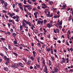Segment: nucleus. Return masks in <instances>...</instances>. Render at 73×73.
<instances>
[{
    "instance_id": "obj_1",
    "label": "nucleus",
    "mask_w": 73,
    "mask_h": 73,
    "mask_svg": "<svg viewBox=\"0 0 73 73\" xmlns=\"http://www.w3.org/2000/svg\"><path fill=\"white\" fill-rule=\"evenodd\" d=\"M24 22H25L27 24V25H29V26H30L31 27H32V24H31V23L29 21H27L25 20L24 19Z\"/></svg>"
},
{
    "instance_id": "obj_2",
    "label": "nucleus",
    "mask_w": 73,
    "mask_h": 73,
    "mask_svg": "<svg viewBox=\"0 0 73 73\" xmlns=\"http://www.w3.org/2000/svg\"><path fill=\"white\" fill-rule=\"evenodd\" d=\"M23 22L22 23V26H23V28H27V29H28V26H26V24L25 25V23L24 22V20H23Z\"/></svg>"
},
{
    "instance_id": "obj_3",
    "label": "nucleus",
    "mask_w": 73,
    "mask_h": 73,
    "mask_svg": "<svg viewBox=\"0 0 73 73\" xmlns=\"http://www.w3.org/2000/svg\"><path fill=\"white\" fill-rule=\"evenodd\" d=\"M58 69L57 68L55 67V68L54 71L52 70L51 72L52 73H57Z\"/></svg>"
},
{
    "instance_id": "obj_4",
    "label": "nucleus",
    "mask_w": 73,
    "mask_h": 73,
    "mask_svg": "<svg viewBox=\"0 0 73 73\" xmlns=\"http://www.w3.org/2000/svg\"><path fill=\"white\" fill-rule=\"evenodd\" d=\"M37 24L39 25H43V20L40 21L38 20V21Z\"/></svg>"
},
{
    "instance_id": "obj_5",
    "label": "nucleus",
    "mask_w": 73,
    "mask_h": 73,
    "mask_svg": "<svg viewBox=\"0 0 73 73\" xmlns=\"http://www.w3.org/2000/svg\"><path fill=\"white\" fill-rule=\"evenodd\" d=\"M4 58L5 60L6 61H7V62L8 63H9V59L7 57V56H4Z\"/></svg>"
},
{
    "instance_id": "obj_6",
    "label": "nucleus",
    "mask_w": 73,
    "mask_h": 73,
    "mask_svg": "<svg viewBox=\"0 0 73 73\" xmlns=\"http://www.w3.org/2000/svg\"><path fill=\"white\" fill-rule=\"evenodd\" d=\"M44 72L46 73H48V68H47V67H46V66H44Z\"/></svg>"
},
{
    "instance_id": "obj_7",
    "label": "nucleus",
    "mask_w": 73,
    "mask_h": 73,
    "mask_svg": "<svg viewBox=\"0 0 73 73\" xmlns=\"http://www.w3.org/2000/svg\"><path fill=\"white\" fill-rule=\"evenodd\" d=\"M33 54V57H35V56H36V52L35 51H33L32 52Z\"/></svg>"
},
{
    "instance_id": "obj_8",
    "label": "nucleus",
    "mask_w": 73,
    "mask_h": 73,
    "mask_svg": "<svg viewBox=\"0 0 73 73\" xmlns=\"http://www.w3.org/2000/svg\"><path fill=\"white\" fill-rule=\"evenodd\" d=\"M19 64L20 66L22 67V68H24V66L23 64L21 62H19Z\"/></svg>"
},
{
    "instance_id": "obj_9",
    "label": "nucleus",
    "mask_w": 73,
    "mask_h": 73,
    "mask_svg": "<svg viewBox=\"0 0 73 73\" xmlns=\"http://www.w3.org/2000/svg\"><path fill=\"white\" fill-rule=\"evenodd\" d=\"M15 16V13H13L9 15V17H11V18H12V16Z\"/></svg>"
},
{
    "instance_id": "obj_10",
    "label": "nucleus",
    "mask_w": 73,
    "mask_h": 73,
    "mask_svg": "<svg viewBox=\"0 0 73 73\" xmlns=\"http://www.w3.org/2000/svg\"><path fill=\"white\" fill-rule=\"evenodd\" d=\"M11 66L12 68H14V69H16V68H17V66L16 65H12Z\"/></svg>"
},
{
    "instance_id": "obj_11",
    "label": "nucleus",
    "mask_w": 73,
    "mask_h": 73,
    "mask_svg": "<svg viewBox=\"0 0 73 73\" xmlns=\"http://www.w3.org/2000/svg\"><path fill=\"white\" fill-rule=\"evenodd\" d=\"M46 26L47 27H48V28H50L51 27H52L50 25L49 23H48L47 25Z\"/></svg>"
},
{
    "instance_id": "obj_12",
    "label": "nucleus",
    "mask_w": 73,
    "mask_h": 73,
    "mask_svg": "<svg viewBox=\"0 0 73 73\" xmlns=\"http://www.w3.org/2000/svg\"><path fill=\"white\" fill-rule=\"evenodd\" d=\"M1 2L2 4H3L5 2V0H1Z\"/></svg>"
},
{
    "instance_id": "obj_13",
    "label": "nucleus",
    "mask_w": 73,
    "mask_h": 73,
    "mask_svg": "<svg viewBox=\"0 0 73 73\" xmlns=\"http://www.w3.org/2000/svg\"><path fill=\"white\" fill-rule=\"evenodd\" d=\"M45 60L43 59V61L42 62V63L43 64V66H46L45 65Z\"/></svg>"
},
{
    "instance_id": "obj_14",
    "label": "nucleus",
    "mask_w": 73,
    "mask_h": 73,
    "mask_svg": "<svg viewBox=\"0 0 73 73\" xmlns=\"http://www.w3.org/2000/svg\"><path fill=\"white\" fill-rule=\"evenodd\" d=\"M12 36L14 38H15V36H16V34L15 33H13L12 34Z\"/></svg>"
},
{
    "instance_id": "obj_15",
    "label": "nucleus",
    "mask_w": 73,
    "mask_h": 73,
    "mask_svg": "<svg viewBox=\"0 0 73 73\" xmlns=\"http://www.w3.org/2000/svg\"><path fill=\"white\" fill-rule=\"evenodd\" d=\"M35 65L38 68H40L41 67V66L40 65H39L38 64H36Z\"/></svg>"
},
{
    "instance_id": "obj_16",
    "label": "nucleus",
    "mask_w": 73,
    "mask_h": 73,
    "mask_svg": "<svg viewBox=\"0 0 73 73\" xmlns=\"http://www.w3.org/2000/svg\"><path fill=\"white\" fill-rule=\"evenodd\" d=\"M43 21L44 22V25H45V24H46V23H47V20L46 19H45Z\"/></svg>"
},
{
    "instance_id": "obj_17",
    "label": "nucleus",
    "mask_w": 73,
    "mask_h": 73,
    "mask_svg": "<svg viewBox=\"0 0 73 73\" xmlns=\"http://www.w3.org/2000/svg\"><path fill=\"white\" fill-rule=\"evenodd\" d=\"M52 26L53 27V21H51L50 22L49 24Z\"/></svg>"
},
{
    "instance_id": "obj_18",
    "label": "nucleus",
    "mask_w": 73,
    "mask_h": 73,
    "mask_svg": "<svg viewBox=\"0 0 73 73\" xmlns=\"http://www.w3.org/2000/svg\"><path fill=\"white\" fill-rule=\"evenodd\" d=\"M34 15L35 16V18H37V13H34Z\"/></svg>"
},
{
    "instance_id": "obj_19",
    "label": "nucleus",
    "mask_w": 73,
    "mask_h": 73,
    "mask_svg": "<svg viewBox=\"0 0 73 73\" xmlns=\"http://www.w3.org/2000/svg\"><path fill=\"white\" fill-rule=\"evenodd\" d=\"M51 61H50V60H49L48 61V66H50L51 65Z\"/></svg>"
},
{
    "instance_id": "obj_20",
    "label": "nucleus",
    "mask_w": 73,
    "mask_h": 73,
    "mask_svg": "<svg viewBox=\"0 0 73 73\" xmlns=\"http://www.w3.org/2000/svg\"><path fill=\"white\" fill-rule=\"evenodd\" d=\"M19 8L21 10H22L23 11H24V9H23V6H19Z\"/></svg>"
},
{
    "instance_id": "obj_21",
    "label": "nucleus",
    "mask_w": 73,
    "mask_h": 73,
    "mask_svg": "<svg viewBox=\"0 0 73 73\" xmlns=\"http://www.w3.org/2000/svg\"><path fill=\"white\" fill-rule=\"evenodd\" d=\"M15 41H14V44H17V40L16 39V38L15 39Z\"/></svg>"
},
{
    "instance_id": "obj_22",
    "label": "nucleus",
    "mask_w": 73,
    "mask_h": 73,
    "mask_svg": "<svg viewBox=\"0 0 73 73\" xmlns=\"http://www.w3.org/2000/svg\"><path fill=\"white\" fill-rule=\"evenodd\" d=\"M4 69V70H6V71H8V68L7 67H5Z\"/></svg>"
},
{
    "instance_id": "obj_23",
    "label": "nucleus",
    "mask_w": 73,
    "mask_h": 73,
    "mask_svg": "<svg viewBox=\"0 0 73 73\" xmlns=\"http://www.w3.org/2000/svg\"><path fill=\"white\" fill-rule=\"evenodd\" d=\"M66 60H67L66 61V63H69V58H66Z\"/></svg>"
},
{
    "instance_id": "obj_24",
    "label": "nucleus",
    "mask_w": 73,
    "mask_h": 73,
    "mask_svg": "<svg viewBox=\"0 0 73 73\" xmlns=\"http://www.w3.org/2000/svg\"><path fill=\"white\" fill-rule=\"evenodd\" d=\"M4 3V6L7 7V5H8V3L7 2H5Z\"/></svg>"
},
{
    "instance_id": "obj_25",
    "label": "nucleus",
    "mask_w": 73,
    "mask_h": 73,
    "mask_svg": "<svg viewBox=\"0 0 73 73\" xmlns=\"http://www.w3.org/2000/svg\"><path fill=\"white\" fill-rule=\"evenodd\" d=\"M0 55H1L2 57H4V56H5L4 55V54L1 53H0Z\"/></svg>"
},
{
    "instance_id": "obj_26",
    "label": "nucleus",
    "mask_w": 73,
    "mask_h": 73,
    "mask_svg": "<svg viewBox=\"0 0 73 73\" xmlns=\"http://www.w3.org/2000/svg\"><path fill=\"white\" fill-rule=\"evenodd\" d=\"M3 48L4 49H5V50H6V51H8V49H7V48H6V47H5V46H4L3 47Z\"/></svg>"
},
{
    "instance_id": "obj_27",
    "label": "nucleus",
    "mask_w": 73,
    "mask_h": 73,
    "mask_svg": "<svg viewBox=\"0 0 73 73\" xmlns=\"http://www.w3.org/2000/svg\"><path fill=\"white\" fill-rule=\"evenodd\" d=\"M38 30L36 29L35 30V33L36 34H37V33H38Z\"/></svg>"
},
{
    "instance_id": "obj_28",
    "label": "nucleus",
    "mask_w": 73,
    "mask_h": 73,
    "mask_svg": "<svg viewBox=\"0 0 73 73\" xmlns=\"http://www.w3.org/2000/svg\"><path fill=\"white\" fill-rule=\"evenodd\" d=\"M20 31V33L21 34H22V35H23L24 33V31Z\"/></svg>"
},
{
    "instance_id": "obj_29",
    "label": "nucleus",
    "mask_w": 73,
    "mask_h": 73,
    "mask_svg": "<svg viewBox=\"0 0 73 73\" xmlns=\"http://www.w3.org/2000/svg\"><path fill=\"white\" fill-rule=\"evenodd\" d=\"M30 58L32 61H34V58L33 57V56H31L30 57Z\"/></svg>"
},
{
    "instance_id": "obj_30",
    "label": "nucleus",
    "mask_w": 73,
    "mask_h": 73,
    "mask_svg": "<svg viewBox=\"0 0 73 73\" xmlns=\"http://www.w3.org/2000/svg\"><path fill=\"white\" fill-rule=\"evenodd\" d=\"M42 6H43V7H45V8H47V7H48L47 6H46V5H45V4H42Z\"/></svg>"
},
{
    "instance_id": "obj_31",
    "label": "nucleus",
    "mask_w": 73,
    "mask_h": 73,
    "mask_svg": "<svg viewBox=\"0 0 73 73\" xmlns=\"http://www.w3.org/2000/svg\"><path fill=\"white\" fill-rule=\"evenodd\" d=\"M13 54H15L16 57H17L18 56L17 54L15 52H13Z\"/></svg>"
},
{
    "instance_id": "obj_32",
    "label": "nucleus",
    "mask_w": 73,
    "mask_h": 73,
    "mask_svg": "<svg viewBox=\"0 0 73 73\" xmlns=\"http://www.w3.org/2000/svg\"><path fill=\"white\" fill-rule=\"evenodd\" d=\"M59 16L58 15H56V16H55L54 17V19H56L57 18H58V17H59Z\"/></svg>"
},
{
    "instance_id": "obj_33",
    "label": "nucleus",
    "mask_w": 73,
    "mask_h": 73,
    "mask_svg": "<svg viewBox=\"0 0 73 73\" xmlns=\"http://www.w3.org/2000/svg\"><path fill=\"white\" fill-rule=\"evenodd\" d=\"M27 1L26 0H24V1H23V3L24 4H27Z\"/></svg>"
},
{
    "instance_id": "obj_34",
    "label": "nucleus",
    "mask_w": 73,
    "mask_h": 73,
    "mask_svg": "<svg viewBox=\"0 0 73 73\" xmlns=\"http://www.w3.org/2000/svg\"><path fill=\"white\" fill-rule=\"evenodd\" d=\"M46 50L48 52H50V48H48V49Z\"/></svg>"
},
{
    "instance_id": "obj_35",
    "label": "nucleus",
    "mask_w": 73,
    "mask_h": 73,
    "mask_svg": "<svg viewBox=\"0 0 73 73\" xmlns=\"http://www.w3.org/2000/svg\"><path fill=\"white\" fill-rule=\"evenodd\" d=\"M51 58L52 61H54V56H51Z\"/></svg>"
},
{
    "instance_id": "obj_36",
    "label": "nucleus",
    "mask_w": 73,
    "mask_h": 73,
    "mask_svg": "<svg viewBox=\"0 0 73 73\" xmlns=\"http://www.w3.org/2000/svg\"><path fill=\"white\" fill-rule=\"evenodd\" d=\"M56 30L57 31V33H60V30H59V29H56Z\"/></svg>"
},
{
    "instance_id": "obj_37",
    "label": "nucleus",
    "mask_w": 73,
    "mask_h": 73,
    "mask_svg": "<svg viewBox=\"0 0 73 73\" xmlns=\"http://www.w3.org/2000/svg\"><path fill=\"white\" fill-rule=\"evenodd\" d=\"M23 60H24V61H25V62H27V59H26L25 58V57L23 58Z\"/></svg>"
},
{
    "instance_id": "obj_38",
    "label": "nucleus",
    "mask_w": 73,
    "mask_h": 73,
    "mask_svg": "<svg viewBox=\"0 0 73 73\" xmlns=\"http://www.w3.org/2000/svg\"><path fill=\"white\" fill-rule=\"evenodd\" d=\"M5 17L6 18V19H8V16L7 15V14H5Z\"/></svg>"
},
{
    "instance_id": "obj_39",
    "label": "nucleus",
    "mask_w": 73,
    "mask_h": 73,
    "mask_svg": "<svg viewBox=\"0 0 73 73\" xmlns=\"http://www.w3.org/2000/svg\"><path fill=\"white\" fill-rule=\"evenodd\" d=\"M68 20L69 21H70V20H72V17L70 16L69 17V18Z\"/></svg>"
},
{
    "instance_id": "obj_40",
    "label": "nucleus",
    "mask_w": 73,
    "mask_h": 73,
    "mask_svg": "<svg viewBox=\"0 0 73 73\" xmlns=\"http://www.w3.org/2000/svg\"><path fill=\"white\" fill-rule=\"evenodd\" d=\"M19 9H16L15 12L17 13H18V12H19Z\"/></svg>"
},
{
    "instance_id": "obj_41",
    "label": "nucleus",
    "mask_w": 73,
    "mask_h": 73,
    "mask_svg": "<svg viewBox=\"0 0 73 73\" xmlns=\"http://www.w3.org/2000/svg\"><path fill=\"white\" fill-rule=\"evenodd\" d=\"M19 5V7H21V6H22V4L21 3H19L18 4Z\"/></svg>"
},
{
    "instance_id": "obj_42",
    "label": "nucleus",
    "mask_w": 73,
    "mask_h": 73,
    "mask_svg": "<svg viewBox=\"0 0 73 73\" xmlns=\"http://www.w3.org/2000/svg\"><path fill=\"white\" fill-rule=\"evenodd\" d=\"M65 61V60H62L61 62V63L62 64Z\"/></svg>"
},
{
    "instance_id": "obj_43",
    "label": "nucleus",
    "mask_w": 73,
    "mask_h": 73,
    "mask_svg": "<svg viewBox=\"0 0 73 73\" xmlns=\"http://www.w3.org/2000/svg\"><path fill=\"white\" fill-rule=\"evenodd\" d=\"M43 31H44V32H45V33H46L47 32V31H46V29L45 28H43Z\"/></svg>"
},
{
    "instance_id": "obj_44",
    "label": "nucleus",
    "mask_w": 73,
    "mask_h": 73,
    "mask_svg": "<svg viewBox=\"0 0 73 73\" xmlns=\"http://www.w3.org/2000/svg\"><path fill=\"white\" fill-rule=\"evenodd\" d=\"M65 38V36L64 35H62L61 37V38Z\"/></svg>"
},
{
    "instance_id": "obj_45",
    "label": "nucleus",
    "mask_w": 73,
    "mask_h": 73,
    "mask_svg": "<svg viewBox=\"0 0 73 73\" xmlns=\"http://www.w3.org/2000/svg\"><path fill=\"white\" fill-rule=\"evenodd\" d=\"M40 60V57H38V59H37V62H39L40 61H39Z\"/></svg>"
},
{
    "instance_id": "obj_46",
    "label": "nucleus",
    "mask_w": 73,
    "mask_h": 73,
    "mask_svg": "<svg viewBox=\"0 0 73 73\" xmlns=\"http://www.w3.org/2000/svg\"><path fill=\"white\" fill-rule=\"evenodd\" d=\"M59 25H60L59 23H57L55 25V26L56 27H57L58 26H59Z\"/></svg>"
},
{
    "instance_id": "obj_47",
    "label": "nucleus",
    "mask_w": 73,
    "mask_h": 73,
    "mask_svg": "<svg viewBox=\"0 0 73 73\" xmlns=\"http://www.w3.org/2000/svg\"><path fill=\"white\" fill-rule=\"evenodd\" d=\"M62 21L61 20L60 21V22H59V25H62Z\"/></svg>"
},
{
    "instance_id": "obj_48",
    "label": "nucleus",
    "mask_w": 73,
    "mask_h": 73,
    "mask_svg": "<svg viewBox=\"0 0 73 73\" xmlns=\"http://www.w3.org/2000/svg\"><path fill=\"white\" fill-rule=\"evenodd\" d=\"M37 45L38 46H39V47H40L41 45H40V43H37Z\"/></svg>"
},
{
    "instance_id": "obj_49",
    "label": "nucleus",
    "mask_w": 73,
    "mask_h": 73,
    "mask_svg": "<svg viewBox=\"0 0 73 73\" xmlns=\"http://www.w3.org/2000/svg\"><path fill=\"white\" fill-rule=\"evenodd\" d=\"M15 4H13V9H14V8H15Z\"/></svg>"
},
{
    "instance_id": "obj_50",
    "label": "nucleus",
    "mask_w": 73,
    "mask_h": 73,
    "mask_svg": "<svg viewBox=\"0 0 73 73\" xmlns=\"http://www.w3.org/2000/svg\"><path fill=\"white\" fill-rule=\"evenodd\" d=\"M66 4H65V3H64L63 4V7H66Z\"/></svg>"
},
{
    "instance_id": "obj_51",
    "label": "nucleus",
    "mask_w": 73,
    "mask_h": 73,
    "mask_svg": "<svg viewBox=\"0 0 73 73\" xmlns=\"http://www.w3.org/2000/svg\"><path fill=\"white\" fill-rule=\"evenodd\" d=\"M46 16L48 17H50V14L48 13V14H47L46 15Z\"/></svg>"
},
{
    "instance_id": "obj_52",
    "label": "nucleus",
    "mask_w": 73,
    "mask_h": 73,
    "mask_svg": "<svg viewBox=\"0 0 73 73\" xmlns=\"http://www.w3.org/2000/svg\"><path fill=\"white\" fill-rule=\"evenodd\" d=\"M54 32L55 33H57V31L54 29L53 30Z\"/></svg>"
},
{
    "instance_id": "obj_53",
    "label": "nucleus",
    "mask_w": 73,
    "mask_h": 73,
    "mask_svg": "<svg viewBox=\"0 0 73 73\" xmlns=\"http://www.w3.org/2000/svg\"><path fill=\"white\" fill-rule=\"evenodd\" d=\"M31 9H32L31 8V7H29V8H28V11H31Z\"/></svg>"
},
{
    "instance_id": "obj_54",
    "label": "nucleus",
    "mask_w": 73,
    "mask_h": 73,
    "mask_svg": "<svg viewBox=\"0 0 73 73\" xmlns=\"http://www.w3.org/2000/svg\"><path fill=\"white\" fill-rule=\"evenodd\" d=\"M66 44L67 46H69V43H68V42L67 41H66Z\"/></svg>"
},
{
    "instance_id": "obj_55",
    "label": "nucleus",
    "mask_w": 73,
    "mask_h": 73,
    "mask_svg": "<svg viewBox=\"0 0 73 73\" xmlns=\"http://www.w3.org/2000/svg\"><path fill=\"white\" fill-rule=\"evenodd\" d=\"M34 68L35 70H36V69H37V67H36V66L35 65L34 66Z\"/></svg>"
},
{
    "instance_id": "obj_56",
    "label": "nucleus",
    "mask_w": 73,
    "mask_h": 73,
    "mask_svg": "<svg viewBox=\"0 0 73 73\" xmlns=\"http://www.w3.org/2000/svg\"><path fill=\"white\" fill-rule=\"evenodd\" d=\"M24 7H25V8H28L29 7V6L28 5H24Z\"/></svg>"
},
{
    "instance_id": "obj_57",
    "label": "nucleus",
    "mask_w": 73,
    "mask_h": 73,
    "mask_svg": "<svg viewBox=\"0 0 73 73\" xmlns=\"http://www.w3.org/2000/svg\"><path fill=\"white\" fill-rule=\"evenodd\" d=\"M2 12L3 13H7V11L4 10H3L2 11Z\"/></svg>"
},
{
    "instance_id": "obj_58",
    "label": "nucleus",
    "mask_w": 73,
    "mask_h": 73,
    "mask_svg": "<svg viewBox=\"0 0 73 73\" xmlns=\"http://www.w3.org/2000/svg\"><path fill=\"white\" fill-rule=\"evenodd\" d=\"M9 22H10V23H12V21H12V20L11 19H9Z\"/></svg>"
},
{
    "instance_id": "obj_59",
    "label": "nucleus",
    "mask_w": 73,
    "mask_h": 73,
    "mask_svg": "<svg viewBox=\"0 0 73 73\" xmlns=\"http://www.w3.org/2000/svg\"><path fill=\"white\" fill-rule=\"evenodd\" d=\"M7 6H4V9L5 10H7Z\"/></svg>"
},
{
    "instance_id": "obj_60",
    "label": "nucleus",
    "mask_w": 73,
    "mask_h": 73,
    "mask_svg": "<svg viewBox=\"0 0 73 73\" xmlns=\"http://www.w3.org/2000/svg\"><path fill=\"white\" fill-rule=\"evenodd\" d=\"M11 18H13V19H15L16 18V16H14L13 17H11Z\"/></svg>"
},
{
    "instance_id": "obj_61",
    "label": "nucleus",
    "mask_w": 73,
    "mask_h": 73,
    "mask_svg": "<svg viewBox=\"0 0 73 73\" xmlns=\"http://www.w3.org/2000/svg\"><path fill=\"white\" fill-rule=\"evenodd\" d=\"M1 40H2L3 41H4V40H5V38H1Z\"/></svg>"
},
{
    "instance_id": "obj_62",
    "label": "nucleus",
    "mask_w": 73,
    "mask_h": 73,
    "mask_svg": "<svg viewBox=\"0 0 73 73\" xmlns=\"http://www.w3.org/2000/svg\"><path fill=\"white\" fill-rule=\"evenodd\" d=\"M7 25L8 26V27H9V28H10V27H11L10 25V24L9 23H8Z\"/></svg>"
},
{
    "instance_id": "obj_63",
    "label": "nucleus",
    "mask_w": 73,
    "mask_h": 73,
    "mask_svg": "<svg viewBox=\"0 0 73 73\" xmlns=\"http://www.w3.org/2000/svg\"><path fill=\"white\" fill-rule=\"evenodd\" d=\"M48 38H49L50 37V34H49L47 36Z\"/></svg>"
},
{
    "instance_id": "obj_64",
    "label": "nucleus",
    "mask_w": 73,
    "mask_h": 73,
    "mask_svg": "<svg viewBox=\"0 0 73 73\" xmlns=\"http://www.w3.org/2000/svg\"><path fill=\"white\" fill-rule=\"evenodd\" d=\"M50 52H51V54H53V51L50 50Z\"/></svg>"
}]
</instances>
